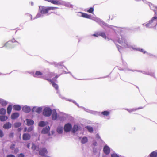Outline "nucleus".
<instances>
[{
    "label": "nucleus",
    "mask_w": 157,
    "mask_h": 157,
    "mask_svg": "<svg viewBox=\"0 0 157 157\" xmlns=\"http://www.w3.org/2000/svg\"><path fill=\"white\" fill-rule=\"evenodd\" d=\"M121 38H120L118 40V43L120 44L123 47L129 48L132 47L134 50L140 51L143 52L144 54L146 53V51H144L143 49H140L139 48H136L133 46H131L128 43L127 41L126 40L124 36L123 37L121 36Z\"/></svg>",
    "instance_id": "obj_1"
},
{
    "label": "nucleus",
    "mask_w": 157,
    "mask_h": 157,
    "mask_svg": "<svg viewBox=\"0 0 157 157\" xmlns=\"http://www.w3.org/2000/svg\"><path fill=\"white\" fill-rule=\"evenodd\" d=\"M157 24V17L154 16L146 24H143V26H145L147 28H151L155 27Z\"/></svg>",
    "instance_id": "obj_2"
},
{
    "label": "nucleus",
    "mask_w": 157,
    "mask_h": 157,
    "mask_svg": "<svg viewBox=\"0 0 157 157\" xmlns=\"http://www.w3.org/2000/svg\"><path fill=\"white\" fill-rule=\"evenodd\" d=\"M58 8L55 7H44L43 6L40 8L39 11L40 13L42 14H46L49 13L51 10H53Z\"/></svg>",
    "instance_id": "obj_3"
},
{
    "label": "nucleus",
    "mask_w": 157,
    "mask_h": 157,
    "mask_svg": "<svg viewBox=\"0 0 157 157\" xmlns=\"http://www.w3.org/2000/svg\"><path fill=\"white\" fill-rule=\"evenodd\" d=\"M52 113V110L49 108H45L43 110V114L45 116H50Z\"/></svg>",
    "instance_id": "obj_4"
},
{
    "label": "nucleus",
    "mask_w": 157,
    "mask_h": 157,
    "mask_svg": "<svg viewBox=\"0 0 157 157\" xmlns=\"http://www.w3.org/2000/svg\"><path fill=\"white\" fill-rule=\"evenodd\" d=\"M44 79L49 81L52 84V86L56 90H57L58 89V85L56 84L54 81L51 79L45 78Z\"/></svg>",
    "instance_id": "obj_5"
},
{
    "label": "nucleus",
    "mask_w": 157,
    "mask_h": 157,
    "mask_svg": "<svg viewBox=\"0 0 157 157\" xmlns=\"http://www.w3.org/2000/svg\"><path fill=\"white\" fill-rule=\"evenodd\" d=\"M72 128V125L69 123L66 124L64 127V129L65 132H68L71 131Z\"/></svg>",
    "instance_id": "obj_6"
},
{
    "label": "nucleus",
    "mask_w": 157,
    "mask_h": 157,
    "mask_svg": "<svg viewBox=\"0 0 157 157\" xmlns=\"http://www.w3.org/2000/svg\"><path fill=\"white\" fill-rule=\"evenodd\" d=\"M48 153L47 150L45 148H43L40 149L39 151V154L42 156H45Z\"/></svg>",
    "instance_id": "obj_7"
},
{
    "label": "nucleus",
    "mask_w": 157,
    "mask_h": 157,
    "mask_svg": "<svg viewBox=\"0 0 157 157\" xmlns=\"http://www.w3.org/2000/svg\"><path fill=\"white\" fill-rule=\"evenodd\" d=\"M42 108L41 107H33L32 109V112H35L38 113H40L42 111Z\"/></svg>",
    "instance_id": "obj_8"
},
{
    "label": "nucleus",
    "mask_w": 157,
    "mask_h": 157,
    "mask_svg": "<svg viewBox=\"0 0 157 157\" xmlns=\"http://www.w3.org/2000/svg\"><path fill=\"white\" fill-rule=\"evenodd\" d=\"M128 70L132 71H137L141 72L144 74H147V75H150L151 76H153V77L154 76V75H155L154 73L152 72H145L144 71H135V70Z\"/></svg>",
    "instance_id": "obj_9"
},
{
    "label": "nucleus",
    "mask_w": 157,
    "mask_h": 157,
    "mask_svg": "<svg viewBox=\"0 0 157 157\" xmlns=\"http://www.w3.org/2000/svg\"><path fill=\"white\" fill-rule=\"evenodd\" d=\"M31 138L30 135L28 133H24L22 136V138L24 140H28Z\"/></svg>",
    "instance_id": "obj_10"
},
{
    "label": "nucleus",
    "mask_w": 157,
    "mask_h": 157,
    "mask_svg": "<svg viewBox=\"0 0 157 157\" xmlns=\"http://www.w3.org/2000/svg\"><path fill=\"white\" fill-rule=\"evenodd\" d=\"M103 151L104 153L106 154H109L110 152V149L108 146H105L103 148Z\"/></svg>",
    "instance_id": "obj_11"
},
{
    "label": "nucleus",
    "mask_w": 157,
    "mask_h": 157,
    "mask_svg": "<svg viewBox=\"0 0 157 157\" xmlns=\"http://www.w3.org/2000/svg\"><path fill=\"white\" fill-rule=\"evenodd\" d=\"M13 43L12 41H8L4 45V46L6 47H13Z\"/></svg>",
    "instance_id": "obj_12"
},
{
    "label": "nucleus",
    "mask_w": 157,
    "mask_h": 157,
    "mask_svg": "<svg viewBox=\"0 0 157 157\" xmlns=\"http://www.w3.org/2000/svg\"><path fill=\"white\" fill-rule=\"evenodd\" d=\"M12 126V124L9 122L5 124L3 126V128L6 129H8L10 128Z\"/></svg>",
    "instance_id": "obj_13"
},
{
    "label": "nucleus",
    "mask_w": 157,
    "mask_h": 157,
    "mask_svg": "<svg viewBox=\"0 0 157 157\" xmlns=\"http://www.w3.org/2000/svg\"><path fill=\"white\" fill-rule=\"evenodd\" d=\"M149 6L150 9L153 10L155 12V13L157 15V7L152 4H150Z\"/></svg>",
    "instance_id": "obj_14"
},
{
    "label": "nucleus",
    "mask_w": 157,
    "mask_h": 157,
    "mask_svg": "<svg viewBox=\"0 0 157 157\" xmlns=\"http://www.w3.org/2000/svg\"><path fill=\"white\" fill-rule=\"evenodd\" d=\"M23 111L25 113H29L31 111L30 108L27 106H24L22 108Z\"/></svg>",
    "instance_id": "obj_15"
},
{
    "label": "nucleus",
    "mask_w": 157,
    "mask_h": 157,
    "mask_svg": "<svg viewBox=\"0 0 157 157\" xmlns=\"http://www.w3.org/2000/svg\"><path fill=\"white\" fill-rule=\"evenodd\" d=\"M58 117V115L56 111H53L52 115V119L53 120H56L57 119Z\"/></svg>",
    "instance_id": "obj_16"
},
{
    "label": "nucleus",
    "mask_w": 157,
    "mask_h": 157,
    "mask_svg": "<svg viewBox=\"0 0 157 157\" xmlns=\"http://www.w3.org/2000/svg\"><path fill=\"white\" fill-rule=\"evenodd\" d=\"M19 114L18 113H13L11 116V118L12 119H15L19 117Z\"/></svg>",
    "instance_id": "obj_17"
},
{
    "label": "nucleus",
    "mask_w": 157,
    "mask_h": 157,
    "mask_svg": "<svg viewBox=\"0 0 157 157\" xmlns=\"http://www.w3.org/2000/svg\"><path fill=\"white\" fill-rule=\"evenodd\" d=\"M26 120L27 121V125L28 126L32 125L34 123V121L32 120L27 119Z\"/></svg>",
    "instance_id": "obj_18"
},
{
    "label": "nucleus",
    "mask_w": 157,
    "mask_h": 157,
    "mask_svg": "<svg viewBox=\"0 0 157 157\" xmlns=\"http://www.w3.org/2000/svg\"><path fill=\"white\" fill-rule=\"evenodd\" d=\"M49 128L48 127V128L45 127L43 128V130L41 131L42 133L43 134H46L48 133V131L49 130Z\"/></svg>",
    "instance_id": "obj_19"
},
{
    "label": "nucleus",
    "mask_w": 157,
    "mask_h": 157,
    "mask_svg": "<svg viewBox=\"0 0 157 157\" xmlns=\"http://www.w3.org/2000/svg\"><path fill=\"white\" fill-rule=\"evenodd\" d=\"M82 16L84 18L90 19L91 18V16L88 14L84 13H82Z\"/></svg>",
    "instance_id": "obj_20"
},
{
    "label": "nucleus",
    "mask_w": 157,
    "mask_h": 157,
    "mask_svg": "<svg viewBox=\"0 0 157 157\" xmlns=\"http://www.w3.org/2000/svg\"><path fill=\"white\" fill-rule=\"evenodd\" d=\"M13 108L15 110L19 111L21 109V107L18 105H15L13 106Z\"/></svg>",
    "instance_id": "obj_21"
},
{
    "label": "nucleus",
    "mask_w": 157,
    "mask_h": 157,
    "mask_svg": "<svg viewBox=\"0 0 157 157\" xmlns=\"http://www.w3.org/2000/svg\"><path fill=\"white\" fill-rule=\"evenodd\" d=\"M8 117L6 116H0V120L1 121H4L7 120Z\"/></svg>",
    "instance_id": "obj_22"
},
{
    "label": "nucleus",
    "mask_w": 157,
    "mask_h": 157,
    "mask_svg": "<svg viewBox=\"0 0 157 157\" xmlns=\"http://www.w3.org/2000/svg\"><path fill=\"white\" fill-rule=\"evenodd\" d=\"M88 140L87 137L86 136H84L82 138L81 142L82 144H85L87 142Z\"/></svg>",
    "instance_id": "obj_23"
},
{
    "label": "nucleus",
    "mask_w": 157,
    "mask_h": 157,
    "mask_svg": "<svg viewBox=\"0 0 157 157\" xmlns=\"http://www.w3.org/2000/svg\"><path fill=\"white\" fill-rule=\"evenodd\" d=\"M78 127L77 125H75L74 126L72 130V132L75 133L77 131Z\"/></svg>",
    "instance_id": "obj_24"
},
{
    "label": "nucleus",
    "mask_w": 157,
    "mask_h": 157,
    "mask_svg": "<svg viewBox=\"0 0 157 157\" xmlns=\"http://www.w3.org/2000/svg\"><path fill=\"white\" fill-rule=\"evenodd\" d=\"M12 109V106L9 105L7 108V112L8 114H10L11 113Z\"/></svg>",
    "instance_id": "obj_25"
},
{
    "label": "nucleus",
    "mask_w": 157,
    "mask_h": 157,
    "mask_svg": "<svg viewBox=\"0 0 157 157\" xmlns=\"http://www.w3.org/2000/svg\"><path fill=\"white\" fill-rule=\"evenodd\" d=\"M57 131L59 134H61L63 132V129L62 127H58L57 128Z\"/></svg>",
    "instance_id": "obj_26"
},
{
    "label": "nucleus",
    "mask_w": 157,
    "mask_h": 157,
    "mask_svg": "<svg viewBox=\"0 0 157 157\" xmlns=\"http://www.w3.org/2000/svg\"><path fill=\"white\" fill-rule=\"evenodd\" d=\"M110 114V112L107 111H104L101 112V114L104 116H108Z\"/></svg>",
    "instance_id": "obj_27"
},
{
    "label": "nucleus",
    "mask_w": 157,
    "mask_h": 157,
    "mask_svg": "<svg viewBox=\"0 0 157 157\" xmlns=\"http://www.w3.org/2000/svg\"><path fill=\"white\" fill-rule=\"evenodd\" d=\"M98 35L105 39H106V35L104 32H100L98 34Z\"/></svg>",
    "instance_id": "obj_28"
},
{
    "label": "nucleus",
    "mask_w": 157,
    "mask_h": 157,
    "mask_svg": "<svg viewBox=\"0 0 157 157\" xmlns=\"http://www.w3.org/2000/svg\"><path fill=\"white\" fill-rule=\"evenodd\" d=\"M86 128L87 129L88 131L90 133H92L93 132V129L92 127L90 126H87L86 127Z\"/></svg>",
    "instance_id": "obj_29"
},
{
    "label": "nucleus",
    "mask_w": 157,
    "mask_h": 157,
    "mask_svg": "<svg viewBox=\"0 0 157 157\" xmlns=\"http://www.w3.org/2000/svg\"><path fill=\"white\" fill-rule=\"evenodd\" d=\"M42 75V73L40 71H36L34 75V76L35 77H37L39 75Z\"/></svg>",
    "instance_id": "obj_30"
},
{
    "label": "nucleus",
    "mask_w": 157,
    "mask_h": 157,
    "mask_svg": "<svg viewBox=\"0 0 157 157\" xmlns=\"http://www.w3.org/2000/svg\"><path fill=\"white\" fill-rule=\"evenodd\" d=\"M150 157H157V152L155 151L152 152L150 154Z\"/></svg>",
    "instance_id": "obj_31"
},
{
    "label": "nucleus",
    "mask_w": 157,
    "mask_h": 157,
    "mask_svg": "<svg viewBox=\"0 0 157 157\" xmlns=\"http://www.w3.org/2000/svg\"><path fill=\"white\" fill-rule=\"evenodd\" d=\"M6 113V109L3 108H2L0 109V114L2 115L5 114Z\"/></svg>",
    "instance_id": "obj_32"
},
{
    "label": "nucleus",
    "mask_w": 157,
    "mask_h": 157,
    "mask_svg": "<svg viewBox=\"0 0 157 157\" xmlns=\"http://www.w3.org/2000/svg\"><path fill=\"white\" fill-rule=\"evenodd\" d=\"M46 125L45 123L43 121H41L39 123V126L40 127H44Z\"/></svg>",
    "instance_id": "obj_33"
},
{
    "label": "nucleus",
    "mask_w": 157,
    "mask_h": 157,
    "mask_svg": "<svg viewBox=\"0 0 157 157\" xmlns=\"http://www.w3.org/2000/svg\"><path fill=\"white\" fill-rule=\"evenodd\" d=\"M48 76L50 78H52L55 75V74L54 72H51L48 75Z\"/></svg>",
    "instance_id": "obj_34"
},
{
    "label": "nucleus",
    "mask_w": 157,
    "mask_h": 157,
    "mask_svg": "<svg viewBox=\"0 0 157 157\" xmlns=\"http://www.w3.org/2000/svg\"><path fill=\"white\" fill-rule=\"evenodd\" d=\"M94 10V9L93 7H90L88 10L86 12L90 13H92Z\"/></svg>",
    "instance_id": "obj_35"
},
{
    "label": "nucleus",
    "mask_w": 157,
    "mask_h": 157,
    "mask_svg": "<svg viewBox=\"0 0 157 157\" xmlns=\"http://www.w3.org/2000/svg\"><path fill=\"white\" fill-rule=\"evenodd\" d=\"M21 124L20 123H16L14 124V126L16 128L19 127L21 126Z\"/></svg>",
    "instance_id": "obj_36"
},
{
    "label": "nucleus",
    "mask_w": 157,
    "mask_h": 157,
    "mask_svg": "<svg viewBox=\"0 0 157 157\" xmlns=\"http://www.w3.org/2000/svg\"><path fill=\"white\" fill-rule=\"evenodd\" d=\"M15 147V145L14 144H12L10 146V148L11 149H13Z\"/></svg>",
    "instance_id": "obj_37"
},
{
    "label": "nucleus",
    "mask_w": 157,
    "mask_h": 157,
    "mask_svg": "<svg viewBox=\"0 0 157 157\" xmlns=\"http://www.w3.org/2000/svg\"><path fill=\"white\" fill-rule=\"evenodd\" d=\"M4 136L2 131L0 129V137H2Z\"/></svg>",
    "instance_id": "obj_38"
},
{
    "label": "nucleus",
    "mask_w": 157,
    "mask_h": 157,
    "mask_svg": "<svg viewBox=\"0 0 157 157\" xmlns=\"http://www.w3.org/2000/svg\"><path fill=\"white\" fill-rule=\"evenodd\" d=\"M60 76V75H56L55 76L52 78V80L55 81H56V79Z\"/></svg>",
    "instance_id": "obj_39"
},
{
    "label": "nucleus",
    "mask_w": 157,
    "mask_h": 157,
    "mask_svg": "<svg viewBox=\"0 0 157 157\" xmlns=\"http://www.w3.org/2000/svg\"><path fill=\"white\" fill-rule=\"evenodd\" d=\"M141 108H139L138 109H131V110H130L129 109H127V110L128 111H129V112H131L132 111H134V110H136L137 109H141Z\"/></svg>",
    "instance_id": "obj_40"
},
{
    "label": "nucleus",
    "mask_w": 157,
    "mask_h": 157,
    "mask_svg": "<svg viewBox=\"0 0 157 157\" xmlns=\"http://www.w3.org/2000/svg\"><path fill=\"white\" fill-rule=\"evenodd\" d=\"M14 136V133H13L12 132L10 133L9 134V137H13Z\"/></svg>",
    "instance_id": "obj_41"
},
{
    "label": "nucleus",
    "mask_w": 157,
    "mask_h": 157,
    "mask_svg": "<svg viewBox=\"0 0 157 157\" xmlns=\"http://www.w3.org/2000/svg\"><path fill=\"white\" fill-rule=\"evenodd\" d=\"M24 155L22 153H20L18 155V157H24Z\"/></svg>",
    "instance_id": "obj_42"
},
{
    "label": "nucleus",
    "mask_w": 157,
    "mask_h": 157,
    "mask_svg": "<svg viewBox=\"0 0 157 157\" xmlns=\"http://www.w3.org/2000/svg\"><path fill=\"white\" fill-rule=\"evenodd\" d=\"M111 157H118V155L115 154H111Z\"/></svg>",
    "instance_id": "obj_43"
},
{
    "label": "nucleus",
    "mask_w": 157,
    "mask_h": 157,
    "mask_svg": "<svg viewBox=\"0 0 157 157\" xmlns=\"http://www.w3.org/2000/svg\"><path fill=\"white\" fill-rule=\"evenodd\" d=\"M2 104L3 106H5L7 104V103L6 101H3L2 103Z\"/></svg>",
    "instance_id": "obj_44"
},
{
    "label": "nucleus",
    "mask_w": 157,
    "mask_h": 157,
    "mask_svg": "<svg viewBox=\"0 0 157 157\" xmlns=\"http://www.w3.org/2000/svg\"><path fill=\"white\" fill-rule=\"evenodd\" d=\"M32 149L35 150L36 148V146L35 145L33 144L32 147Z\"/></svg>",
    "instance_id": "obj_45"
},
{
    "label": "nucleus",
    "mask_w": 157,
    "mask_h": 157,
    "mask_svg": "<svg viewBox=\"0 0 157 157\" xmlns=\"http://www.w3.org/2000/svg\"><path fill=\"white\" fill-rule=\"evenodd\" d=\"M118 31H120V32H122V31H123L124 29L118 28Z\"/></svg>",
    "instance_id": "obj_46"
},
{
    "label": "nucleus",
    "mask_w": 157,
    "mask_h": 157,
    "mask_svg": "<svg viewBox=\"0 0 157 157\" xmlns=\"http://www.w3.org/2000/svg\"><path fill=\"white\" fill-rule=\"evenodd\" d=\"M7 157H15V156L13 155H9L7 156Z\"/></svg>",
    "instance_id": "obj_47"
},
{
    "label": "nucleus",
    "mask_w": 157,
    "mask_h": 157,
    "mask_svg": "<svg viewBox=\"0 0 157 157\" xmlns=\"http://www.w3.org/2000/svg\"><path fill=\"white\" fill-rule=\"evenodd\" d=\"M40 16H41V15L40 14H38L36 15V18H38L40 17Z\"/></svg>",
    "instance_id": "obj_48"
},
{
    "label": "nucleus",
    "mask_w": 157,
    "mask_h": 157,
    "mask_svg": "<svg viewBox=\"0 0 157 157\" xmlns=\"http://www.w3.org/2000/svg\"><path fill=\"white\" fill-rule=\"evenodd\" d=\"M32 129V128L31 127H30L28 129V132H29L31 131Z\"/></svg>",
    "instance_id": "obj_49"
},
{
    "label": "nucleus",
    "mask_w": 157,
    "mask_h": 157,
    "mask_svg": "<svg viewBox=\"0 0 157 157\" xmlns=\"http://www.w3.org/2000/svg\"><path fill=\"white\" fill-rule=\"evenodd\" d=\"M93 36H94L96 37H98V36H99V35H98V34H94L93 35Z\"/></svg>",
    "instance_id": "obj_50"
},
{
    "label": "nucleus",
    "mask_w": 157,
    "mask_h": 157,
    "mask_svg": "<svg viewBox=\"0 0 157 157\" xmlns=\"http://www.w3.org/2000/svg\"><path fill=\"white\" fill-rule=\"evenodd\" d=\"M27 146L28 148H29L30 147V143L28 144L27 145Z\"/></svg>",
    "instance_id": "obj_51"
},
{
    "label": "nucleus",
    "mask_w": 157,
    "mask_h": 157,
    "mask_svg": "<svg viewBox=\"0 0 157 157\" xmlns=\"http://www.w3.org/2000/svg\"><path fill=\"white\" fill-rule=\"evenodd\" d=\"M118 157H124V156H121V155H118Z\"/></svg>",
    "instance_id": "obj_52"
},
{
    "label": "nucleus",
    "mask_w": 157,
    "mask_h": 157,
    "mask_svg": "<svg viewBox=\"0 0 157 157\" xmlns=\"http://www.w3.org/2000/svg\"><path fill=\"white\" fill-rule=\"evenodd\" d=\"M142 0L144 2V0Z\"/></svg>",
    "instance_id": "obj_53"
},
{
    "label": "nucleus",
    "mask_w": 157,
    "mask_h": 157,
    "mask_svg": "<svg viewBox=\"0 0 157 157\" xmlns=\"http://www.w3.org/2000/svg\"><path fill=\"white\" fill-rule=\"evenodd\" d=\"M1 74V73H0V75Z\"/></svg>",
    "instance_id": "obj_54"
}]
</instances>
